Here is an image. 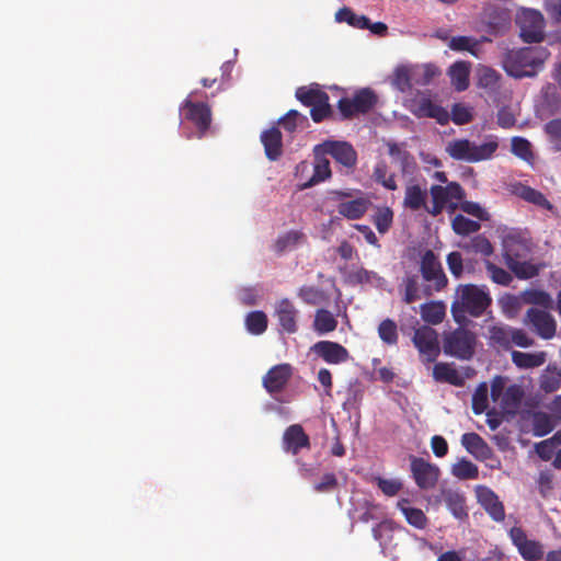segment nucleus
I'll return each mask as SVG.
<instances>
[{
  "instance_id": "4be33fe9",
  "label": "nucleus",
  "mask_w": 561,
  "mask_h": 561,
  "mask_svg": "<svg viewBox=\"0 0 561 561\" xmlns=\"http://www.w3.org/2000/svg\"><path fill=\"white\" fill-rule=\"evenodd\" d=\"M461 444L469 454L480 461H485L493 456L492 448L477 433H465L461 436Z\"/></svg>"
},
{
  "instance_id": "8fccbe9b",
  "label": "nucleus",
  "mask_w": 561,
  "mask_h": 561,
  "mask_svg": "<svg viewBox=\"0 0 561 561\" xmlns=\"http://www.w3.org/2000/svg\"><path fill=\"white\" fill-rule=\"evenodd\" d=\"M485 268H486V272H488L490 278L495 284H499L502 286H508L513 280V277L510 272L505 271L504 268L495 265L494 263H492L490 261H485Z\"/></svg>"
},
{
  "instance_id": "2f4dec72",
  "label": "nucleus",
  "mask_w": 561,
  "mask_h": 561,
  "mask_svg": "<svg viewBox=\"0 0 561 561\" xmlns=\"http://www.w3.org/2000/svg\"><path fill=\"white\" fill-rule=\"evenodd\" d=\"M306 241V236L300 230H290L280 234L275 241V250L277 253L290 251Z\"/></svg>"
},
{
  "instance_id": "c9c22d12",
  "label": "nucleus",
  "mask_w": 561,
  "mask_h": 561,
  "mask_svg": "<svg viewBox=\"0 0 561 561\" xmlns=\"http://www.w3.org/2000/svg\"><path fill=\"white\" fill-rule=\"evenodd\" d=\"M444 501L446 503L447 508L456 518L462 519L465 517H468L465 504L466 500L463 495L459 494L458 492L448 491L444 494Z\"/></svg>"
},
{
  "instance_id": "423d86ee",
  "label": "nucleus",
  "mask_w": 561,
  "mask_h": 561,
  "mask_svg": "<svg viewBox=\"0 0 561 561\" xmlns=\"http://www.w3.org/2000/svg\"><path fill=\"white\" fill-rule=\"evenodd\" d=\"M488 332L489 345L504 351H508L513 346L527 348L535 343L534 339L523 329L513 328L504 323L491 325Z\"/></svg>"
},
{
  "instance_id": "72a5a7b5",
  "label": "nucleus",
  "mask_w": 561,
  "mask_h": 561,
  "mask_svg": "<svg viewBox=\"0 0 561 561\" xmlns=\"http://www.w3.org/2000/svg\"><path fill=\"white\" fill-rule=\"evenodd\" d=\"M451 84L457 91H465L469 87V68L463 61H457L449 68Z\"/></svg>"
},
{
  "instance_id": "f704fd0d",
  "label": "nucleus",
  "mask_w": 561,
  "mask_h": 561,
  "mask_svg": "<svg viewBox=\"0 0 561 561\" xmlns=\"http://www.w3.org/2000/svg\"><path fill=\"white\" fill-rule=\"evenodd\" d=\"M337 327V320L334 318L331 311L327 309H319L316 312L313 320V329L319 334H325L332 332Z\"/></svg>"
},
{
  "instance_id": "c756f323",
  "label": "nucleus",
  "mask_w": 561,
  "mask_h": 561,
  "mask_svg": "<svg viewBox=\"0 0 561 561\" xmlns=\"http://www.w3.org/2000/svg\"><path fill=\"white\" fill-rule=\"evenodd\" d=\"M511 356L513 364L522 369L539 367L545 364L547 357L545 352L524 353L519 351H513Z\"/></svg>"
},
{
  "instance_id": "49530a36",
  "label": "nucleus",
  "mask_w": 561,
  "mask_h": 561,
  "mask_svg": "<svg viewBox=\"0 0 561 561\" xmlns=\"http://www.w3.org/2000/svg\"><path fill=\"white\" fill-rule=\"evenodd\" d=\"M557 444H561V432L556 433L549 439L537 443L535 449L542 460L548 461L552 458Z\"/></svg>"
},
{
  "instance_id": "0eeeda50",
  "label": "nucleus",
  "mask_w": 561,
  "mask_h": 561,
  "mask_svg": "<svg viewBox=\"0 0 561 561\" xmlns=\"http://www.w3.org/2000/svg\"><path fill=\"white\" fill-rule=\"evenodd\" d=\"M477 336L470 330L458 328L444 337L445 354L458 359L468 360L476 352Z\"/></svg>"
},
{
  "instance_id": "20e7f679",
  "label": "nucleus",
  "mask_w": 561,
  "mask_h": 561,
  "mask_svg": "<svg viewBox=\"0 0 561 561\" xmlns=\"http://www.w3.org/2000/svg\"><path fill=\"white\" fill-rule=\"evenodd\" d=\"M497 148L499 141L494 136H490L481 145H477L467 138H461L449 141L446 146V152L454 160L476 163L491 159Z\"/></svg>"
},
{
  "instance_id": "a878e982",
  "label": "nucleus",
  "mask_w": 561,
  "mask_h": 561,
  "mask_svg": "<svg viewBox=\"0 0 561 561\" xmlns=\"http://www.w3.org/2000/svg\"><path fill=\"white\" fill-rule=\"evenodd\" d=\"M414 114L419 117L435 118L440 125H445L449 122V113L430 99H422Z\"/></svg>"
},
{
  "instance_id": "c03bdc74",
  "label": "nucleus",
  "mask_w": 561,
  "mask_h": 561,
  "mask_svg": "<svg viewBox=\"0 0 561 561\" xmlns=\"http://www.w3.org/2000/svg\"><path fill=\"white\" fill-rule=\"evenodd\" d=\"M518 194L524 201L531 203L536 206H539L545 209L552 208L551 203L546 198V196L541 192L530 186H522Z\"/></svg>"
},
{
  "instance_id": "338daca9",
  "label": "nucleus",
  "mask_w": 561,
  "mask_h": 561,
  "mask_svg": "<svg viewBox=\"0 0 561 561\" xmlns=\"http://www.w3.org/2000/svg\"><path fill=\"white\" fill-rule=\"evenodd\" d=\"M447 265L450 273L456 277H460L463 272V260L460 252L454 251L447 255Z\"/></svg>"
},
{
  "instance_id": "e2e57ef3",
  "label": "nucleus",
  "mask_w": 561,
  "mask_h": 561,
  "mask_svg": "<svg viewBox=\"0 0 561 561\" xmlns=\"http://www.w3.org/2000/svg\"><path fill=\"white\" fill-rule=\"evenodd\" d=\"M376 482L380 491L387 496H394L402 489L401 481L397 479H385L381 477H377Z\"/></svg>"
},
{
  "instance_id": "f8f14e48",
  "label": "nucleus",
  "mask_w": 561,
  "mask_h": 561,
  "mask_svg": "<svg viewBox=\"0 0 561 561\" xmlns=\"http://www.w3.org/2000/svg\"><path fill=\"white\" fill-rule=\"evenodd\" d=\"M525 325L541 339L551 340L557 333V322L554 318L546 310L529 308L523 320Z\"/></svg>"
},
{
  "instance_id": "ea45409f",
  "label": "nucleus",
  "mask_w": 561,
  "mask_h": 561,
  "mask_svg": "<svg viewBox=\"0 0 561 561\" xmlns=\"http://www.w3.org/2000/svg\"><path fill=\"white\" fill-rule=\"evenodd\" d=\"M278 124L282 125L286 131L294 133L298 127H305L308 124V118L297 110H289L279 118Z\"/></svg>"
},
{
  "instance_id": "f257e3e1",
  "label": "nucleus",
  "mask_w": 561,
  "mask_h": 561,
  "mask_svg": "<svg viewBox=\"0 0 561 561\" xmlns=\"http://www.w3.org/2000/svg\"><path fill=\"white\" fill-rule=\"evenodd\" d=\"M531 243L518 232H508L502 239V254L510 271L519 279H529L539 274V266L527 260Z\"/></svg>"
},
{
  "instance_id": "a19ab883",
  "label": "nucleus",
  "mask_w": 561,
  "mask_h": 561,
  "mask_svg": "<svg viewBox=\"0 0 561 561\" xmlns=\"http://www.w3.org/2000/svg\"><path fill=\"white\" fill-rule=\"evenodd\" d=\"M247 330L254 335L264 333L267 329V317L263 311H251L245 318Z\"/></svg>"
},
{
  "instance_id": "37998d69",
  "label": "nucleus",
  "mask_w": 561,
  "mask_h": 561,
  "mask_svg": "<svg viewBox=\"0 0 561 561\" xmlns=\"http://www.w3.org/2000/svg\"><path fill=\"white\" fill-rule=\"evenodd\" d=\"M451 473L460 480L477 479L479 469L472 461L462 458L453 466Z\"/></svg>"
},
{
  "instance_id": "4468645a",
  "label": "nucleus",
  "mask_w": 561,
  "mask_h": 561,
  "mask_svg": "<svg viewBox=\"0 0 561 561\" xmlns=\"http://www.w3.org/2000/svg\"><path fill=\"white\" fill-rule=\"evenodd\" d=\"M420 271L426 282L434 283V289L436 291H440L447 286L448 279L442 263L432 250H426L423 253L420 262Z\"/></svg>"
},
{
  "instance_id": "0e129e2a",
  "label": "nucleus",
  "mask_w": 561,
  "mask_h": 561,
  "mask_svg": "<svg viewBox=\"0 0 561 561\" xmlns=\"http://www.w3.org/2000/svg\"><path fill=\"white\" fill-rule=\"evenodd\" d=\"M448 46L451 50H456V51L468 50L474 55V47L477 46V42L469 36H455V37H451Z\"/></svg>"
},
{
  "instance_id": "b1692460",
  "label": "nucleus",
  "mask_w": 561,
  "mask_h": 561,
  "mask_svg": "<svg viewBox=\"0 0 561 561\" xmlns=\"http://www.w3.org/2000/svg\"><path fill=\"white\" fill-rule=\"evenodd\" d=\"M265 156L271 161H276L283 154V137L278 127H271L261 134Z\"/></svg>"
},
{
  "instance_id": "5701e85b",
  "label": "nucleus",
  "mask_w": 561,
  "mask_h": 561,
  "mask_svg": "<svg viewBox=\"0 0 561 561\" xmlns=\"http://www.w3.org/2000/svg\"><path fill=\"white\" fill-rule=\"evenodd\" d=\"M184 107L187 108L186 117L194 123L199 131L204 133L209 128L211 112L207 104L185 100Z\"/></svg>"
},
{
  "instance_id": "79ce46f5",
  "label": "nucleus",
  "mask_w": 561,
  "mask_h": 561,
  "mask_svg": "<svg viewBox=\"0 0 561 561\" xmlns=\"http://www.w3.org/2000/svg\"><path fill=\"white\" fill-rule=\"evenodd\" d=\"M378 335L387 345H396L399 334L397 323L392 319H385L378 325Z\"/></svg>"
},
{
  "instance_id": "052dcab7",
  "label": "nucleus",
  "mask_w": 561,
  "mask_h": 561,
  "mask_svg": "<svg viewBox=\"0 0 561 561\" xmlns=\"http://www.w3.org/2000/svg\"><path fill=\"white\" fill-rule=\"evenodd\" d=\"M540 387L546 392L557 391L561 387V371L556 368L548 370L541 378Z\"/></svg>"
},
{
  "instance_id": "aec40b11",
  "label": "nucleus",
  "mask_w": 561,
  "mask_h": 561,
  "mask_svg": "<svg viewBox=\"0 0 561 561\" xmlns=\"http://www.w3.org/2000/svg\"><path fill=\"white\" fill-rule=\"evenodd\" d=\"M311 352L322 358L325 363L339 365L350 358L348 351L337 342L319 341L311 346Z\"/></svg>"
},
{
  "instance_id": "4c0bfd02",
  "label": "nucleus",
  "mask_w": 561,
  "mask_h": 561,
  "mask_svg": "<svg viewBox=\"0 0 561 561\" xmlns=\"http://www.w3.org/2000/svg\"><path fill=\"white\" fill-rule=\"evenodd\" d=\"M451 228L458 236H469L480 230L481 225L479 221L469 219L463 215H456L451 220Z\"/></svg>"
},
{
  "instance_id": "a18cd8bd",
  "label": "nucleus",
  "mask_w": 561,
  "mask_h": 561,
  "mask_svg": "<svg viewBox=\"0 0 561 561\" xmlns=\"http://www.w3.org/2000/svg\"><path fill=\"white\" fill-rule=\"evenodd\" d=\"M522 398V389L516 385L510 386L502 397V405L504 410H506L510 413L515 412V410L520 404Z\"/></svg>"
},
{
  "instance_id": "58836bf2",
  "label": "nucleus",
  "mask_w": 561,
  "mask_h": 561,
  "mask_svg": "<svg viewBox=\"0 0 561 561\" xmlns=\"http://www.w3.org/2000/svg\"><path fill=\"white\" fill-rule=\"evenodd\" d=\"M531 424L533 433L538 437L549 434L556 426L551 415L540 411L534 413Z\"/></svg>"
},
{
  "instance_id": "dca6fc26",
  "label": "nucleus",
  "mask_w": 561,
  "mask_h": 561,
  "mask_svg": "<svg viewBox=\"0 0 561 561\" xmlns=\"http://www.w3.org/2000/svg\"><path fill=\"white\" fill-rule=\"evenodd\" d=\"M291 376L293 367L290 364L284 363L275 365L263 376V387L271 396H275L286 388Z\"/></svg>"
},
{
  "instance_id": "9d476101",
  "label": "nucleus",
  "mask_w": 561,
  "mask_h": 561,
  "mask_svg": "<svg viewBox=\"0 0 561 561\" xmlns=\"http://www.w3.org/2000/svg\"><path fill=\"white\" fill-rule=\"evenodd\" d=\"M432 205L427 213L433 217L440 215L451 201H462L466 192L458 182H449L446 186L432 185L430 188Z\"/></svg>"
},
{
  "instance_id": "774afa93",
  "label": "nucleus",
  "mask_w": 561,
  "mask_h": 561,
  "mask_svg": "<svg viewBox=\"0 0 561 561\" xmlns=\"http://www.w3.org/2000/svg\"><path fill=\"white\" fill-rule=\"evenodd\" d=\"M545 10L556 23L561 24V0H547Z\"/></svg>"
},
{
  "instance_id": "393cba45",
  "label": "nucleus",
  "mask_w": 561,
  "mask_h": 561,
  "mask_svg": "<svg viewBox=\"0 0 561 561\" xmlns=\"http://www.w3.org/2000/svg\"><path fill=\"white\" fill-rule=\"evenodd\" d=\"M428 192L419 184H411L405 187L403 207L412 211L424 209L427 213L430 205L427 204Z\"/></svg>"
},
{
  "instance_id": "bf43d9fd",
  "label": "nucleus",
  "mask_w": 561,
  "mask_h": 561,
  "mask_svg": "<svg viewBox=\"0 0 561 561\" xmlns=\"http://www.w3.org/2000/svg\"><path fill=\"white\" fill-rule=\"evenodd\" d=\"M459 208L479 220L486 221L490 219L489 213L479 204L471 201H460Z\"/></svg>"
},
{
  "instance_id": "ddd939ff",
  "label": "nucleus",
  "mask_w": 561,
  "mask_h": 561,
  "mask_svg": "<svg viewBox=\"0 0 561 561\" xmlns=\"http://www.w3.org/2000/svg\"><path fill=\"white\" fill-rule=\"evenodd\" d=\"M508 536L525 561H540L543 558V545L538 540L528 539L522 527H512Z\"/></svg>"
},
{
  "instance_id": "6e6552de",
  "label": "nucleus",
  "mask_w": 561,
  "mask_h": 561,
  "mask_svg": "<svg viewBox=\"0 0 561 561\" xmlns=\"http://www.w3.org/2000/svg\"><path fill=\"white\" fill-rule=\"evenodd\" d=\"M377 103V95L369 88H363L355 92L352 99L342 98L337 102V108L343 119L366 114L371 111Z\"/></svg>"
},
{
  "instance_id": "f03ea898",
  "label": "nucleus",
  "mask_w": 561,
  "mask_h": 561,
  "mask_svg": "<svg viewBox=\"0 0 561 561\" xmlns=\"http://www.w3.org/2000/svg\"><path fill=\"white\" fill-rule=\"evenodd\" d=\"M549 56V50L542 46L511 49L504 56L503 68L514 78L534 77Z\"/></svg>"
},
{
  "instance_id": "69168bd1",
  "label": "nucleus",
  "mask_w": 561,
  "mask_h": 561,
  "mask_svg": "<svg viewBox=\"0 0 561 561\" xmlns=\"http://www.w3.org/2000/svg\"><path fill=\"white\" fill-rule=\"evenodd\" d=\"M339 485L337 479L334 473H325L321 480L313 485V490L317 493H330L334 491Z\"/></svg>"
},
{
  "instance_id": "9b49d317",
  "label": "nucleus",
  "mask_w": 561,
  "mask_h": 561,
  "mask_svg": "<svg viewBox=\"0 0 561 561\" xmlns=\"http://www.w3.org/2000/svg\"><path fill=\"white\" fill-rule=\"evenodd\" d=\"M413 344L420 352L422 360L433 363L439 355V343L437 332L428 327L423 325L415 330L413 335Z\"/></svg>"
},
{
  "instance_id": "5fc2aeb1",
  "label": "nucleus",
  "mask_w": 561,
  "mask_h": 561,
  "mask_svg": "<svg viewBox=\"0 0 561 561\" xmlns=\"http://www.w3.org/2000/svg\"><path fill=\"white\" fill-rule=\"evenodd\" d=\"M449 119H451L456 125H465L470 123L473 119V116L470 107L462 103H456L451 107Z\"/></svg>"
},
{
  "instance_id": "bb28decb",
  "label": "nucleus",
  "mask_w": 561,
  "mask_h": 561,
  "mask_svg": "<svg viewBox=\"0 0 561 561\" xmlns=\"http://www.w3.org/2000/svg\"><path fill=\"white\" fill-rule=\"evenodd\" d=\"M370 202L365 197H358L348 202H342L337 206L341 216L348 220L360 219L368 210Z\"/></svg>"
},
{
  "instance_id": "2eb2a0df",
  "label": "nucleus",
  "mask_w": 561,
  "mask_h": 561,
  "mask_svg": "<svg viewBox=\"0 0 561 561\" xmlns=\"http://www.w3.org/2000/svg\"><path fill=\"white\" fill-rule=\"evenodd\" d=\"M411 472L416 485L422 490L433 489L439 478V468L423 458L411 457Z\"/></svg>"
},
{
  "instance_id": "13d9d810",
  "label": "nucleus",
  "mask_w": 561,
  "mask_h": 561,
  "mask_svg": "<svg viewBox=\"0 0 561 561\" xmlns=\"http://www.w3.org/2000/svg\"><path fill=\"white\" fill-rule=\"evenodd\" d=\"M525 299L528 304L540 306L542 308H551L553 304L550 294L540 289L527 291Z\"/></svg>"
},
{
  "instance_id": "473e14b6",
  "label": "nucleus",
  "mask_w": 561,
  "mask_h": 561,
  "mask_svg": "<svg viewBox=\"0 0 561 561\" xmlns=\"http://www.w3.org/2000/svg\"><path fill=\"white\" fill-rule=\"evenodd\" d=\"M446 316L445 306L439 301H431L421 306V317L430 324L440 323Z\"/></svg>"
},
{
  "instance_id": "7ed1b4c3",
  "label": "nucleus",
  "mask_w": 561,
  "mask_h": 561,
  "mask_svg": "<svg viewBox=\"0 0 561 561\" xmlns=\"http://www.w3.org/2000/svg\"><path fill=\"white\" fill-rule=\"evenodd\" d=\"M492 304L488 291L473 284L459 285L451 304V314L458 324L467 320V314L479 318Z\"/></svg>"
},
{
  "instance_id": "de8ad7c7",
  "label": "nucleus",
  "mask_w": 561,
  "mask_h": 561,
  "mask_svg": "<svg viewBox=\"0 0 561 561\" xmlns=\"http://www.w3.org/2000/svg\"><path fill=\"white\" fill-rule=\"evenodd\" d=\"M394 524L390 520H383L373 528V536L386 549L392 539Z\"/></svg>"
},
{
  "instance_id": "6ab92c4d",
  "label": "nucleus",
  "mask_w": 561,
  "mask_h": 561,
  "mask_svg": "<svg viewBox=\"0 0 561 561\" xmlns=\"http://www.w3.org/2000/svg\"><path fill=\"white\" fill-rule=\"evenodd\" d=\"M476 494L478 503L494 522L501 523L505 519L504 505L493 490L485 485H478Z\"/></svg>"
},
{
  "instance_id": "09e8293b",
  "label": "nucleus",
  "mask_w": 561,
  "mask_h": 561,
  "mask_svg": "<svg viewBox=\"0 0 561 561\" xmlns=\"http://www.w3.org/2000/svg\"><path fill=\"white\" fill-rule=\"evenodd\" d=\"M472 411L476 415L482 414L488 408V385L481 382L472 394Z\"/></svg>"
},
{
  "instance_id": "412c9836",
  "label": "nucleus",
  "mask_w": 561,
  "mask_h": 561,
  "mask_svg": "<svg viewBox=\"0 0 561 561\" xmlns=\"http://www.w3.org/2000/svg\"><path fill=\"white\" fill-rule=\"evenodd\" d=\"M299 311L294 306V304L284 298L276 304L275 307V317L277 318L278 324L283 331L288 334L296 333L298 331V319Z\"/></svg>"
},
{
  "instance_id": "6e6d98bb",
  "label": "nucleus",
  "mask_w": 561,
  "mask_h": 561,
  "mask_svg": "<svg viewBox=\"0 0 561 561\" xmlns=\"http://www.w3.org/2000/svg\"><path fill=\"white\" fill-rule=\"evenodd\" d=\"M415 78L410 75V70L407 67H399L396 69L393 84L401 91L407 92L412 89V80Z\"/></svg>"
},
{
  "instance_id": "f3484780",
  "label": "nucleus",
  "mask_w": 561,
  "mask_h": 561,
  "mask_svg": "<svg viewBox=\"0 0 561 561\" xmlns=\"http://www.w3.org/2000/svg\"><path fill=\"white\" fill-rule=\"evenodd\" d=\"M322 154H330L336 162L345 168H353L357 161V154L352 145L346 141L328 140L317 146Z\"/></svg>"
},
{
  "instance_id": "c85d7f7f",
  "label": "nucleus",
  "mask_w": 561,
  "mask_h": 561,
  "mask_svg": "<svg viewBox=\"0 0 561 561\" xmlns=\"http://www.w3.org/2000/svg\"><path fill=\"white\" fill-rule=\"evenodd\" d=\"M316 162L313 175L304 184L305 188L311 187L331 176L330 161L322 154L321 150L314 148Z\"/></svg>"
},
{
  "instance_id": "e433bc0d",
  "label": "nucleus",
  "mask_w": 561,
  "mask_h": 561,
  "mask_svg": "<svg viewBox=\"0 0 561 561\" xmlns=\"http://www.w3.org/2000/svg\"><path fill=\"white\" fill-rule=\"evenodd\" d=\"M393 210L388 206L377 207L375 214L373 215V224L379 233H387L393 224Z\"/></svg>"
},
{
  "instance_id": "4d7b16f0",
  "label": "nucleus",
  "mask_w": 561,
  "mask_h": 561,
  "mask_svg": "<svg viewBox=\"0 0 561 561\" xmlns=\"http://www.w3.org/2000/svg\"><path fill=\"white\" fill-rule=\"evenodd\" d=\"M404 294L403 301L405 304H413L421 299L420 287L416 276H409L403 280Z\"/></svg>"
},
{
  "instance_id": "680f3d73",
  "label": "nucleus",
  "mask_w": 561,
  "mask_h": 561,
  "mask_svg": "<svg viewBox=\"0 0 561 561\" xmlns=\"http://www.w3.org/2000/svg\"><path fill=\"white\" fill-rule=\"evenodd\" d=\"M545 131L549 136V139L551 144L553 145V148L557 151L561 150V119L556 118L550 122H548L545 125Z\"/></svg>"
},
{
  "instance_id": "7c9ffc66",
  "label": "nucleus",
  "mask_w": 561,
  "mask_h": 561,
  "mask_svg": "<svg viewBox=\"0 0 561 561\" xmlns=\"http://www.w3.org/2000/svg\"><path fill=\"white\" fill-rule=\"evenodd\" d=\"M398 508L404 515L407 522L417 528L424 529L427 525V517L424 512L420 508L410 507L409 500L402 499L398 502Z\"/></svg>"
},
{
  "instance_id": "864d4df0",
  "label": "nucleus",
  "mask_w": 561,
  "mask_h": 561,
  "mask_svg": "<svg viewBox=\"0 0 561 561\" xmlns=\"http://www.w3.org/2000/svg\"><path fill=\"white\" fill-rule=\"evenodd\" d=\"M298 297L308 305L316 306L324 300V294L314 286H302L299 288Z\"/></svg>"
},
{
  "instance_id": "1a4fd4ad",
  "label": "nucleus",
  "mask_w": 561,
  "mask_h": 561,
  "mask_svg": "<svg viewBox=\"0 0 561 561\" xmlns=\"http://www.w3.org/2000/svg\"><path fill=\"white\" fill-rule=\"evenodd\" d=\"M519 35L525 43H540L545 38L543 15L534 9L522 10L516 19Z\"/></svg>"
},
{
  "instance_id": "39448f33",
  "label": "nucleus",
  "mask_w": 561,
  "mask_h": 561,
  "mask_svg": "<svg viewBox=\"0 0 561 561\" xmlns=\"http://www.w3.org/2000/svg\"><path fill=\"white\" fill-rule=\"evenodd\" d=\"M295 98L302 105L311 107L310 116L314 123H321L333 115L332 106L329 103L330 96L319 83L298 87Z\"/></svg>"
},
{
  "instance_id": "a211bd4d",
  "label": "nucleus",
  "mask_w": 561,
  "mask_h": 561,
  "mask_svg": "<svg viewBox=\"0 0 561 561\" xmlns=\"http://www.w3.org/2000/svg\"><path fill=\"white\" fill-rule=\"evenodd\" d=\"M282 447L285 453L296 456L302 449H310V438L300 424H291L283 433Z\"/></svg>"
},
{
  "instance_id": "cd10ccee",
  "label": "nucleus",
  "mask_w": 561,
  "mask_h": 561,
  "mask_svg": "<svg viewBox=\"0 0 561 561\" xmlns=\"http://www.w3.org/2000/svg\"><path fill=\"white\" fill-rule=\"evenodd\" d=\"M433 377L436 381L447 382L456 387L465 386V378L459 371L446 363H437L433 368Z\"/></svg>"
},
{
  "instance_id": "603ef678",
  "label": "nucleus",
  "mask_w": 561,
  "mask_h": 561,
  "mask_svg": "<svg viewBox=\"0 0 561 561\" xmlns=\"http://www.w3.org/2000/svg\"><path fill=\"white\" fill-rule=\"evenodd\" d=\"M512 152L525 161H530L534 158L530 142L523 137L512 138Z\"/></svg>"
},
{
  "instance_id": "3c124183",
  "label": "nucleus",
  "mask_w": 561,
  "mask_h": 561,
  "mask_svg": "<svg viewBox=\"0 0 561 561\" xmlns=\"http://www.w3.org/2000/svg\"><path fill=\"white\" fill-rule=\"evenodd\" d=\"M467 249L471 250L474 253H480L483 256H490L494 252L492 243L483 234H478L473 237L470 240L469 244L467 245Z\"/></svg>"
}]
</instances>
